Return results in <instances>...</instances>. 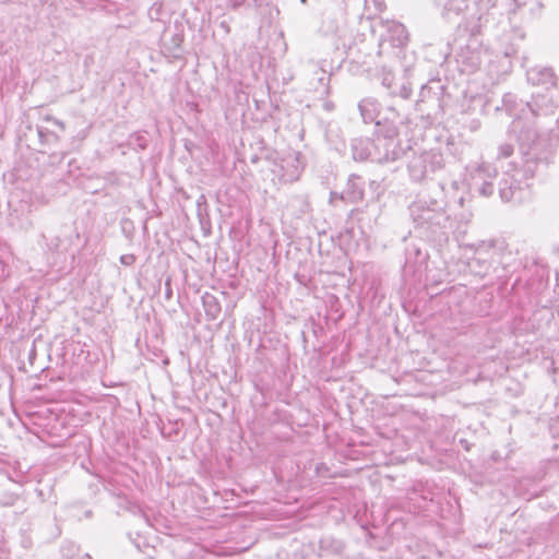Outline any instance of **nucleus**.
<instances>
[{"mask_svg": "<svg viewBox=\"0 0 559 559\" xmlns=\"http://www.w3.org/2000/svg\"><path fill=\"white\" fill-rule=\"evenodd\" d=\"M136 258L134 254L132 253H128V254H123L120 257V262L121 264L126 265V266H131L134 264Z\"/></svg>", "mask_w": 559, "mask_h": 559, "instance_id": "4", "label": "nucleus"}, {"mask_svg": "<svg viewBox=\"0 0 559 559\" xmlns=\"http://www.w3.org/2000/svg\"><path fill=\"white\" fill-rule=\"evenodd\" d=\"M48 121H51L53 124L58 126L61 131L64 130V123L56 118H47Z\"/></svg>", "mask_w": 559, "mask_h": 559, "instance_id": "6", "label": "nucleus"}, {"mask_svg": "<svg viewBox=\"0 0 559 559\" xmlns=\"http://www.w3.org/2000/svg\"><path fill=\"white\" fill-rule=\"evenodd\" d=\"M155 522H156V530L162 531L169 536L173 535L174 527H173L171 521L164 519V518H162V515H159L158 518L155 519Z\"/></svg>", "mask_w": 559, "mask_h": 559, "instance_id": "2", "label": "nucleus"}, {"mask_svg": "<svg viewBox=\"0 0 559 559\" xmlns=\"http://www.w3.org/2000/svg\"><path fill=\"white\" fill-rule=\"evenodd\" d=\"M167 36H168V33L166 32V33L164 34V36H163V40H165V39L167 38Z\"/></svg>", "mask_w": 559, "mask_h": 559, "instance_id": "7", "label": "nucleus"}, {"mask_svg": "<svg viewBox=\"0 0 559 559\" xmlns=\"http://www.w3.org/2000/svg\"><path fill=\"white\" fill-rule=\"evenodd\" d=\"M173 296V288H171V276H167L165 280V298L166 300H170Z\"/></svg>", "mask_w": 559, "mask_h": 559, "instance_id": "5", "label": "nucleus"}, {"mask_svg": "<svg viewBox=\"0 0 559 559\" xmlns=\"http://www.w3.org/2000/svg\"><path fill=\"white\" fill-rule=\"evenodd\" d=\"M37 132L39 140L43 144H52L59 142V135L53 131H50L43 127H38Z\"/></svg>", "mask_w": 559, "mask_h": 559, "instance_id": "1", "label": "nucleus"}, {"mask_svg": "<svg viewBox=\"0 0 559 559\" xmlns=\"http://www.w3.org/2000/svg\"><path fill=\"white\" fill-rule=\"evenodd\" d=\"M66 226L60 229V235H57L55 238L51 239L49 247L53 250H59L60 248H64V240L61 239V235H64L66 233Z\"/></svg>", "mask_w": 559, "mask_h": 559, "instance_id": "3", "label": "nucleus"}]
</instances>
